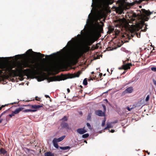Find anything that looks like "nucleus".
Here are the masks:
<instances>
[{"label": "nucleus", "mask_w": 156, "mask_h": 156, "mask_svg": "<svg viewBox=\"0 0 156 156\" xmlns=\"http://www.w3.org/2000/svg\"><path fill=\"white\" fill-rule=\"evenodd\" d=\"M62 120L64 121H67L68 120V119L67 116H64L63 118L62 119Z\"/></svg>", "instance_id": "c756f323"}, {"label": "nucleus", "mask_w": 156, "mask_h": 156, "mask_svg": "<svg viewBox=\"0 0 156 156\" xmlns=\"http://www.w3.org/2000/svg\"><path fill=\"white\" fill-rule=\"evenodd\" d=\"M85 127L83 128H79L77 130V132L80 134H83L84 133L87 132V131L85 129Z\"/></svg>", "instance_id": "f8f14e48"}, {"label": "nucleus", "mask_w": 156, "mask_h": 156, "mask_svg": "<svg viewBox=\"0 0 156 156\" xmlns=\"http://www.w3.org/2000/svg\"><path fill=\"white\" fill-rule=\"evenodd\" d=\"M133 65L131 62L128 63H125L123 64L122 66V68L119 67V68H130L132 67Z\"/></svg>", "instance_id": "9b49d317"}, {"label": "nucleus", "mask_w": 156, "mask_h": 156, "mask_svg": "<svg viewBox=\"0 0 156 156\" xmlns=\"http://www.w3.org/2000/svg\"><path fill=\"white\" fill-rule=\"evenodd\" d=\"M105 121H102V123L101 124V126H104L105 124Z\"/></svg>", "instance_id": "c03bdc74"}, {"label": "nucleus", "mask_w": 156, "mask_h": 156, "mask_svg": "<svg viewBox=\"0 0 156 156\" xmlns=\"http://www.w3.org/2000/svg\"><path fill=\"white\" fill-rule=\"evenodd\" d=\"M139 15H141V14H136V13L133 12L131 16H132L133 18L134 19L136 18H138V20H139L140 19V17H139Z\"/></svg>", "instance_id": "6ab92c4d"}, {"label": "nucleus", "mask_w": 156, "mask_h": 156, "mask_svg": "<svg viewBox=\"0 0 156 156\" xmlns=\"http://www.w3.org/2000/svg\"><path fill=\"white\" fill-rule=\"evenodd\" d=\"M89 136V134L88 133H86L84 134H83L82 135V137L83 138H86L88 137Z\"/></svg>", "instance_id": "c85d7f7f"}, {"label": "nucleus", "mask_w": 156, "mask_h": 156, "mask_svg": "<svg viewBox=\"0 0 156 156\" xmlns=\"http://www.w3.org/2000/svg\"><path fill=\"white\" fill-rule=\"evenodd\" d=\"M43 105L42 104V105H23L24 106H29L30 108H31L33 109H27L25 110H24L23 111L24 112H36L37 109H38L39 108L42 107H43Z\"/></svg>", "instance_id": "7ed1b4c3"}, {"label": "nucleus", "mask_w": 156, "mask_h": 156, "mask_svg": "<svg viewBox=\"0 0 156 156\" xmlns=\"http://www.w3.org/2000/svg\"><path fill=\"white\" fill-rule=\"evenodd\" d=\"M92 0V6H93V5L94 3V0Z\"/></svg>", "instance_id": "5fc2aeb1"}, {"label": "nucleus", "mask_w": 156, "mask_h": 156, "mask_svg": "<svg viewBox=\"0 0 156 156\" xmlns=\"http://www.w3.org/2000/svg\"><path fill=\"white\" fill-rule=\"evenodd\" d=\"M80 87L81 88H83V87L81 85H80Z\"/></svg>", "instance_id": "680f3d73"}, {"label": "nucleus", "mask_w": 156, "mask_h": 156, "mask_svg": "<svg viewBox=\"0 0 156 156\" xmlns=\"http://www.w3.org/2000/svg\"><path fill=\"white\" fill-rule=\"evenodd\" d=\"M105 101H106L107 102H108V100L107 99H105Z\"/></svg>", "instance_id": "052dcab7"}, {"label": "nucleus", "mask_w": 156, "mask_h": 156, "mask_svg": "<svg viewBox=\"0 0 156 156\" xmlns=\"http://www.w3.org/2000/svg\"><path fill=\"white\" fill-rule=\"evenodd\" d=\"M122 69L125 70V71L123 72L122 74V75H123V74H124L125 73L126 71V70L127 69Z\"/></svg>", "instance_id": "ea45409f"}, {"label": "nucleus", "mask_w": 156, "mask_h": 156, "mask_svg": "<svg viewBox=\"0 0 156 156\" xmlns=\"http://www.w3.org/2000/svg\"><path fill=\"white\" fill-rule=\"evenodd\" d=\"M145 152L147 153L148 155H149L150 154V153L148 152V151H145Z\"/></svg>", "instance_id": "603ef678"}, {"label": "nucleus", "mask_w": 156, "mask_h": 156, "mask_svg": "<svg viewBox=\"0 0 156 156\" xmlns=\"http://www.w3.org/2000/svg\"><path fill=\"white\" fill-rule=\"evenodd\" d=\"M86 125L88 127L89 129H91L92 128L91 127V125L89 123H87Z\"/></svg>", "instance_id": "2f4dec72"}, {"label": "nucleus", "mask_w": 156, "mask_h": 156, "mask_svg": "<svg viewBox=\"0 0 156 156\" xmlns=\"http://www.w3.org/2000/svg\"><path fill=\"white\" fill-rule=\"evenodd\" d=\"M140 12V13H141V12L142 13L145 15L146 16H150V15L152 14L153 11L151 12L149 10H147L144 9H141V11L139 10Z\"/></svg>", "instance_id": "0eeeda50"}, {"label": "nucleus", "mask_w": 156, "mask_h": 156, "mask_svg": "<svg viewBox=\"0 0 156 156\" xmlns=\"http://www.w3.org/2000/svg\"><path fill=\"white\" fill-rule=\"evenodd\" d=\"M102 77V73H100V72H97L95 74V80L97 81H99V80H101L103 79Z\"/></svg>", "instance_id": "6e6552de"}, {"label": "nucleus", "mask_w": 156, "mask_h": 156, "mask_svg": "<svg viewBox=\"0 0 156 156\" xmlns=\"http://www.w3.org/2000/svg\"><path fill=\"white\" fill-rule=\"evenodd\" d=\"M153 81L154 84V85H155V86H156V80H154V79L153 80Z\"/></svg>", "instance_id": "79ce46f5"}, {"label": "nucleus", "mask_w": 156, "mask_h": 156, "mask_svg": "<svg viewBox=\"0 0 156 156\" xmlns=\"http://www.w3.org/2000/svg\"><path fill=\"white\" fill-rule=\"evenodd\" d=\"M70 68H73V69H74V68H76L75 67H70Z\"/></svg>", "instance_id": "69168bd1"}, {"label": "nucleus", "mask_w": 156, "mask_h": 156, "mask_svg": "<svg viewBox=\"0 0 156 156\" xmlns=\"http://www.w3.org/2000/svg\"><path fill=\"white\" fill-rule=\"evenodd\" d=\"M84 142L85 143H87V141H86V140H84Z\"/></svg>", "instance_id": "0e129e2a"}, {"label": "nucleus", "mask_w": 156, "mask_h": 156, "mask_svg": "<svg viewBox=\"0 0 156 156\" xmlns=\"http://www.w3.org/2000/svg\"><path fill=\"white\" fill-rule=\"evenodd\" d=\"M95 80V77H92L91 76H90L89 77V78H87V81H90L91 80Z\"/></svg>", "instance_id": "393cba45"}, {"label": "nucleus", "mask_w": 156, "mask_h": 156, "mask_svg": "<svg viewBox=\"0 0 156 156\" xmlns=\"http://www.w3.org/2000/svg\"><path fill=\"white\" fill-rule=\"evenodd\" d=\"M142 7V6H139V7L140 8H141Z\"/></svg>", "instance_id": "338daca9"}, {"label": "nucleus", "mask_w": 156, "mask_h": 156, "mask_svg": "<svg viewBox=\"0 0 156 156\" xmlns=\"http://www.w3.org/2000/svg\"><path fill=\"white\" fill-rule=\"evenodd\" d=\"M61 126L63 128H65L67 129H70L71 128L69 127L68 124L65 122H62L61 123Z\"/></svg>", "instance_id": "4468645a"}, {"label": "nucleus", "mask_w": 156, "mask_h": 156, "mask_svg": "<svg viewBox=\"0 0 156 156\" xmlns=\"http://www.w3.org/2000/svg\"><path fill=\"white\" fill-rule=\"evenodd\" d=\"M106 120V119L105 118L103 120V121H105V122Z\"/></svg>", "instance_id": "6e6d98bb"}, {"label": "nucleus", "mask_w": 156, "mask_h": 156, "mask_svg": "<svg viewBox=\"0 0 156 156\" xmlns=\"http://www.w3.org/2000/svg\"><path fill=\"white\" fill-rule=\"evenodd\" d=\"M7 151L4 148H0V153L1 154H4L7 153Z\"/></svg>", "instance_id": "4be33fe9"}, {"label": "nucleus", "mask_w": 156, "mask_h": 156, "mask_svg": "<svg viewBox=\"0 0 156 156\" xmlns=\"http://www.w3.org/2000/svg\"><path fill=\"white\" fill-rule=\"evenodd\" d=\"M147 27H145L144 28V29L143 30H142L141 31H143V32H146L147 31Z\"/></svg>", "instance_id": "4c0bfd02"}, {"label": "nucleus", "mask_w": 156, "mask_h": 156, "mask_svg": "<svg viewBox=\"0 0 156 156\" xmlns=\"http://www.w3.org/2000/svg\"><path fill=\"white\" fill-rule=\"evenodd\" d=\"M144 25H145V27H147V25L145 23V24H144Z\"/></svg>", "instance_id": "13d9d810"}, {"label": "nucleus", "mask_w": 156, "mask_h": 156, "mask_svg": "<svg viewBox=\"0 0 156 156\" xmlns=\"http://www.w3.org/2000/svg\"><path fill=\"white\" fill-rule=\"evenodd\" d=\"M52 142L54 147L56 148H58V144H57L58 142H57L55 140L53 139L52 141Z\"/></svg>", "instance_id": "412c9836"}, {"label": "nucleus", "mask_w": 156, "mask_h": 156, "mask_svg": "<svg viewBox=\"0 0 156 156\" xmlns=\"http://www.w3.org/2000/svg\"><path fill=\"white\" fill-rule=\"evenodd\" d=\"M94 39H92L90 40L89 41L90 45L92 44L94 41Z\"/></svg>", "instance_id": "f704fd0d"}, {"label": "nucleus", "mask_w": 156, "mask_h": 156, "mask_svg": "<svg viewBox=\"0 0 156 156\" xmlns=\"http://www.w3.org/2000/svg\"><path fill=\"white\" fill-rule=\"evenodd\" d=\"M45 97L46 98H50V97H49L48 95H45Z\"/></svg>", "instance_id": "49530a36"}, {"label": "nucleus", "mask_w": 156, "mask_h": 156, "mask_svg": "<svg viewBox=\"0 0 156 156\" xmlns=\"http://www.w3.org/2000/svg\"><path fill=\"white\" fill-rule=\"evenodd\" d=\"M67 91L68 93H69L70 92V90H69V88H67Z\"/></svg>", "instance_id": "8fccbe9b"}, {"label": "nucleus", "mask_w": 156, "mask_h": 156, "mask_svg": "<svg viewBox=\"0 0 156 156\" xmlns=\"http://www.w3.org/2000/svg\"><path fill=\"white\" fill-rule=\"evenodd\" d=\"M118 122L117 120H116L115 121L112 122H109L107 123V125L108 127V128H112L113 127V124L116 123Z\"/></svg>", "instance_id": "2eb2a0df"}, {"label": "nucleus", "mask_w": 156, "mask_h": 156, "mask_svg": "<svg viewBox=\"0 0 156 156\" xmlns=\"http://www.w3.org/2000/svg\"><path fill=\"white\" fill-rule=\"evenodd\" d=\"M7 105H2L1 107H0V111L2 109V108L5 107V106Z\"/></svg>", "instance_id": "a19ab883"}, {"label": "nucleus", "mask_w": 156, "mask_h": 156, "mask_svg": "<svg viewBox=\"0 0 156 156\" xmlns=\"http://www.w3.org/2000/svg\"><path fill=\"white\" fill-rule=\"evenodd\" d=\"M32 53H34V55H36L37 56H40L41 57H43L44 56V54H42L40 52H34L32 51L31 49H30L26 51V54L29 56H30Z\"/></svg>", "instance_id": "39448f33"}, {"label": "nucleus", "mask_w": 156, "mask_h": 156, "mask_svg": "<svg viewBox=\"0 0 156 156\" xmlns=\"http://www.w3.org/2000/svg\"><path fill=\"white\" fill-rule=\"evenodd\" d=\"M102 107L104 109V112H106V108L105 105H102Z\"/></svg>", "instance_id": "c9c22d12"}, {"label": "nucleus", "mask_w": 156, "mask_h": 156, "mask_svg": "<svg viewBox=\"0 0 156 156\" xmlns=\"http://www.w3.org/2000/svg\"><path fill=\"white\" fill-rule=\"evenodd\" d=\"M151 68H153V69L156 68V67H151Z\"/></svg>", "instance_id": "e2e57ef3"}, {"label": "nucleus", "mask_w": 156, "mask_h": 156, "mask_svg": "<svg viewBox=\"0 0 156 156\" xmlns=\"http://www.w3.org/2000/svg\"><path fill=\"white\" fill-rule=\"evenodd\" d=\"M44 156H55L54 154L50 152H47L44 153Z\"/></svg>", "instance_id": "aec40b11"}, {"label": "nucleus", "mask_w": 156, "mask_h": 156, "mask_svg": "<svg viewBox=\"0 0 156 156\" xmlns=\"http://www.w3.org/2000/svg\"><path fill=\"white\" fill-rule=\"evenodd\" d=\"M151 70L154 72H156V69H151Z\"/></svg>", "instance_id": "864d4df0"}, {"label": "nucleus", "mask_w": 156, "mask_h": 156, "mask_svg": "<svg viewBox=\"0 0 156 156\" xmlns=\"http://www.w3.org/2000/svg\"><path fill=\"white\" fill-rule=\"evenodd\" d=\"M115 132V130L113 129H112L110 131V132L113 133Z\"/></svg>", "instance_id": "de8ad7c7"}, {"label": "nucleus", "mask_w": 156, "mask_h": 156, "mask_svg": "<svg viewBox=\"0 0 156 156\" xmlns=\"http://www.w3.org/2000/svg\"><path fill=\"white\" fill-rule=\"evenodd\" d=\"M129 62H131V61L130 60H129V59H128V58H127L126 60H124V61H123V64L124 63H128Z\"/></svg>", "instance_id": "a878e982"}, {"label": "nucleus", "mask_w": 156, "mask_h": 156, "mask_svg": "<svg viewBox=\"0 0 156 156\" xmlns=\"http://www.w3.org/2000/svg\"><path fill=\"white\" fill-rule=\"evenodd\" d=\"M19 102V101H18L17 102H14L12 103H11L10 104L11 105H13L14 104H18V103Z\"/></svg>", "instance_id": "a18cd8bd"}, {"label": "nucleus", "mask_w": 156, "mask_h": 156, "mask_svg": "<svg viewBox=\"0 0 156 156\" xmlns=\"http://www.w3.org/2000/svg\"><path fill=\"white\" fill-rule=\"evenodd\" d=\"M95 114L100 116H105V112H103L101 110H97L95 112Z\"/></svg>", "instance_id": "9d476101"}, {"label": "nucleus", "mask_w": 156, "mask_h": 156, "mask_svg": "<svg viewBox=\"0 0 156 156\" xmlns=\"http://www.w3.org/2000/svg\"><path fill=\"white\" fill-rule=\"evenodd\" d=\"M110 69V71H111V73H110L109 71V69H107V71H108L109 73H111V74L112 73V72L113 71V70H112V69Z\"/></svg>", "instance_id": "37998d69"}, {"label": "nucleus", "mask_w": 156, "mask_h": 156, "mask_svg": "<svg viewBox=\"0 0 156 156\" xmlns=\"http://www.w3.org/2000/svg\"><path fill=\"white\" fill-rule=\"evenodd\" d=\"M65 137L66 136L63 135L58 138H55L53 139H54L56 141L58 142L62 141L64 139Z\"/></svg>", "instance_id": "dca6fc26"}, {"label": "nucleus", "mask_w": 156, "mask_h": 156, "mask_svg": "<svg viewBox=\"0 0 156 156\" xmlns=\"http://www.w3.org/2000/svg\"><path fill=\"white\" fill-rule=\"evenodd\" d=\"M24 109V108L23 107H20L16 109L14 111H13V113L15 114H17L20 111H22Z\"/></svg>", "instance_id": "a211bd4d"}, {"label": "nucleus", "mask_w": 156, "mask_h": 156, "mask_svg": "<svg viewBox=\"0 0 156 156\" xmlns=\"http://www.w3.org/2000/svg\"><path fill=\"white\" fill-rule=\"evenodd\" d=\"M130 7V6L128 5H120L118 7H115V10L117 13L121 14L123 12L124 10L128 9Z\"/></svg>", "instance_id": "20e7f679"}, {"label": "nucleus", "mask_w": 156, "mask_h": 156, "mask_svg": "<svg viewBox=\"0 0 156 156\" xmlns=\"http://www.w3.org/2000/svg\"><path fill=\"white\" fill-rule=\"evenodd\" d=\"M41 98L38 97H36L35 98V100L37 101H40Z\"/></svg>", "instance_id": "58836bf2"}, {"label": "nucleus", "mask_w": 156, "mask_h": 156, "mask_svg": "<svg viewBox=\"0 0 156 156\" xmlns=\"http://www.w3.org/2000/svg\"><path fill=\"white\" fill-rule=\"evenodd\" d=\"M55 55V54H53L52 55H47L46 56V57H48L49 58H51L52 56H54Z\"/></svg>", "instance_id": "e433bc0d"}, {"label": "nucleus", "mask_w": 156, "mask_h": 156, "mask_svg": "<svg viewBox=\"0 0 156 156\" xmlns=\"http://www.w3.org/2000/svg\"><path fill=\"white\" fill-rule=\"evenodd\" d=\"M102 3L103 5L107 6L109 5H112L114 2V0H102Z\"/></svg>", "instance_id": "1a4fd4ad"}, {"label": "nucleus", "mask_w": 156, "mask_h": 156, "mask_svg": "<svg viewBox=\"0 0 156 156\" xmlns=\"http://www.w3.org/2000/svg\"><path fill=\"white\" fill-rule=\"evenodd\" d=\"M6 111L4 112H2V114L0 116V124L2 122L3 120L2 119H1V117L3 115H4L6 112Z\"/></svg>", "instance_id": "bb28decb"}, {"label": "nucleus", "mask_w": 156, "mask_h": 156, "mask_svg": "<svg viewBox=\"0 0 156 156\" xmlns=\"http://www.w3.org/2000/svg\"><path fill=\"white\" fill-rule=\"evenodd\" d=\"M131 36L128 35H126V36L124 35H122V37L123 38H128V40H130L131 39V37H133V35L132 34L133 33H134V34H135V32H134L133 30V29L132 31H131Z\"/></svg>", "instance_id": "ddd939ff"}, {"label": "nucleus", "mask_w": 156, "mask_h": 156, "mask_svg": "<svg viewBox=\"0 0 156 156\" xmlns=\"http://www.w3.org/2000/svg\"><path fill=\"white\" fill-rule=\"evenodd\" d=\"M80 114H82V112H80Z\"/></svg>", "instance_id": "774afa93"}, {"label": "nucleus", "mask_w": 156, "mask_h": 156, "mask_svg": "<svg viewBox=\"0 0 156 156\" xmlns=\"http://www.w3.org/2000/svg\"><path fill=\"white\" fill-rule=\"evenodd\" d=\"M82 91L83 90L82 89H81L79 90V92L81 94L82 92Z\"/></svg>", "instance_id": "09e8293b"}, {"label": "nucleus", "mask_w": 156, "mask_h": 156, "mask_svg": "<svg viewBox=\"0 0 156 156\" xmlns=\"http://www.w3.org/2000/svg\"><path fill=\"white\" fill-rule=\"evenodd\" d=\"M133 91V89L132 87H130L127 88L124 90L121 94L122 96H123L127 94H130L132 93Z\"/></svg>", "instance_id": "423d86ee"}, {"label": "nucleus", "mask_w": 156, "mask_h": 156, "mask_svg": "<svg viewBox=\"0 0 156 156\" xmlns=\"http://www.w3.org/2000/svg\"><path fill=\"white\" fill-rule=\"evenodd\" d=\"M134 107H133L131 108H129V107H126V108L129 111H131V110H132L133 108H134Z\"/></svg>", "instance_id": "473e14b6"}, {"label": "nucleus", "mask_w": 156, "mask_h": 156, "mask_svg": "<svg viewBox=\"0 0 156 156\" xmlns=\"http://www.w3.org/2000/svg\"><path fill=\"white\" fill-rule=\"evenodd\" d=\"M91 113H89L88 114L87 118V120H89L90 121H91Z\"/></svg>", "instance_id": "cd10ccee"}, {"label": "nucleus", "mask_w": 156, "mask_h": 156, "mask_svg": "<svg viewBox=\"0 0 156 156\" xmlns=\"http://www.w3.org/2000/svg\"><path fill=\"white\" fill-rule=\"evenodd\" d=\"M91 74H95V73H94V72H91Z\"/></svg>", "instance_id": "bf43d9fd"}, {"label": "nucleus", "mask_w": 156, "mask_h": 156, "mask_svg": "<svg viewBox=\"0 0 156 156\" xmlns=\"http://www.w3.org/2000/svg\"><path fill=\"white\" fill-rule=\"evenodd\" d=\"M91 76L92 77H95V74H93V75H92Z\"/></svg>", "instance_id": "4d7b16f0"}, {"label": "nucleus", "mask_w": 156, "mask_h": 156, "mask_svg": "<svg viewBox=\"0 0 156 156\" xmlns=\"http://www.w3.org/2000/svg\"><path fill=\"white\" fill-rule=\"evenodd\" d=\"M140 19L139 20L136 22V27L138 30L139 29L142 28L145 24V22L147 21L149 19V16H146L145 15L141 14V15H139Z\"/></svg>", "instance_id": "f03ea898"}, {"label": "nucleus", "mask_w": 156, "mask_h": 156, "mask_svg": "<svg viewBox=\"0 0 156 156\" xmlns=\"http://www.w3.org/2000/svg\"><path fill=\"white\" fill-rule=\"evenodd\" d=\"M136 25H133V30L134 32H135V34L137 35V36L138 37L140 38V33H137L136 32L139 31L140 29H139L138 30H137V29L136 27Z\"/></svg>", "instance_id": "f3484780"}, {"label": "nucleus", "mask_w": 156, "mask_h": 156, "mask_svg": "<svg viewBox=\"0 0 156 156\" xmlns=\"http://www.w3.org/2000/svg\"><path fill=\"white\" fill-rule=\"evenodd\" d=\"M108 128H108V126L107 125V126H106V127H105V128L104 129H105V130L107 129H108Z\"/></svg>", "instance_id": "3c124183"}, {"label": "nucleus", "mask_w": 156, "mask_h": 156, "mask_svg": "<svg viewBox=\"0 0 156 156\" xmlns=\"http://www.w3.org/2000/svg\"><path fill=\"white\" fill-rule=\"evenodd\" d=\"M149 98H150L149 95H148L147 96L146 98L145 101L146 102L148 101L149 100Z\"/></svg>", "instance_id": "72a5a7b5"}, {"label": "nucleus", "mask_w": 156, "mask_h": 156, "mask_svg": "<svg viewBox=\"0 0 156 156\" xmlns=\"http://www.w3.org/2000/svg\"><path fill=\"white\" fill-rule=\"evenodd\" d=\"M87 78H85L83 82V84L85 86H86L87 85Z\"/></svg>", "instance_id": "b1692460"}, {"label": "nucleus", "mask_w": 156, "mask_h": 156, "mask_svg": "<svg viewBox=\"0 0 156 156\" xmlns=\"http://www.w3.org/2000/svg\"><path fill=\"white\" fill-rule=\"evenodd\" d=\"M14 114H15L14 113H13V112H12V113L11 114H10L8 115V116L7 117V118L6 119H7V117L8 116H9L10 117H12V116H13L14 115Z\"/></svg>", "instance_id": "7c9ffc66"}, {"label": "nucleus", "mask_w": 156, "mask_h": 156, "mask_svg": "<svg viewBox=\"0 0 156 156\" xmlns=\"http://www.w3.org/2000/svg\"><path fill=\"white\" fill-rule=\"evenodd\" d=\"M25 55L24 54L14 57H0V68H49V60L44 58H24L19 60Z\"/></svg>", "instance_id": "f257e3e1"}, {"label": "nucleus", "mask_w": 156, "mask_h": 156, "mask_svg": "<svg viewBox=\"0 0 156 156\" xmlns=\"http://www.w3.org/2000/svg\"><path fill=\"white\" fill-rule=\"evenodd\" d=\"M59 148L62 150H66L68 149H69L70 148V147L69 146H66L64 147H60Z\"/></svg>", "instance_id": "5701e85b"}]
</instances>
